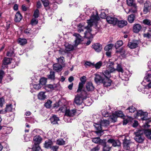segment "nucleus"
Listing matches in <instances>:
<instances>
[{
  "label": "nucleus",
  "instance_id": "1",
  "mask_svg": "<svg viewBox=\"0 0 151 151\" xmlns=\"http://www.w3.org/2000/svg\"><path fill=\"white\" fill-rule=\"evenodd\" d=\"M93 13L94 15L92 16L90 19L87 20L88 26L84 27L86 29V30L84 33V37L88 38L92 37V34L91 33V30L90 28L92 26H94L96 29L98 27L97 24L99 19V17L97 16L96 12L94 11Z\"/></svg>",
  "mask_w": 151,
  "mask_h": 151
},
{
  "label": "nucleus",
  "instance_id": "2",
  "mask_svg": "<svg viewBox=\"0 0 151 151\" xmlns=\"http://www.w3.org/2000/svg\"><path fill=\"white\" fill-rule=\"evenodd\" d=\"M124 138L123 141V147L126 150V151H137V145L131 142L129 137H124Z\"/></svg>",
  "mask_w": 151,
  "mask_h": 151
},
{
  "label": "nucleus",
  "instance_id": "3",
  "mask_svg": "<svg viewBox=\"0 0 151 151\" xmlns=\"http://www.w3.org/2000/svg\"><path fill=\"white\" fill-rule=\"evenodd\" d=\"M136 114L134 115V118H138V117L140 116L141 119L142 120H147L145 124L143 125L144 127H148L150 126L149 124L151 123V119L150 121L147 120V113L146 112L143 111L142 110L136 111Z\"/></svg>",
  "mask_w": 151,
  "mask_h": 151
},
{
  "label": "nucleus",
  "instance_id": "4",
  "mask_svg": "<svg viewBox=\"0 0 151 151\" xmlns=\"http://www.w3.org/2000/svg\"><path fill=\"white\" fill-rule=\"evenodd\" d=\"M93 117L94 122L93 126L97 130L95 132L98 135L101 136V133L102 132L101 127L100 125V122L101 120V118L98 114L93 115Z\"/></svg>",
  "mask_w": 151,
  "mask_h": 151
},
{
  "label": "nucleus",
  "instance_id": "5",
  "mask_svg": "<svg viewBox=\"0 0 151 151\" xmlns=\"http://www.w3.org/2000/svg\"><path fill=\"white\" fill-rule=\"evenodd\" d=\"M104 76L105 77L104 79L102 82L103 85L104 87H108L110 86L112 83L111 80L109 79L111 77L110 73L107 70L104 71L103 72Z\"/></svg>",
  "mask_w": 151,
  "mask_h": 151
},
{
  "label": "nucleus",
  "instance_id": "6",
  "mask_svg": "<svg viewBox=\"0 0 151 151\" xmlns=\"http://www.w3.org/2000/svg\"><path fill=\"white\" fill-rule=\"evenodd\" d=\"M81 95H78L75 97L74 99V103L78 106H79L80 108H83L81 106L83 103V99L84 97H86V92L83 91H81Z\"/></svg>",
  "mask_w": 151,
  "mask_h": 151
},
{
  "label": "nucleus",
  "instance_id": "7",
  "mask_svg": "<svg viewBox=\"0 0 151 151\" xmlns=\"http://www.w3.org/2000/svg\"><path fill=\"white\" fill-rule=\"evenodd\" d=\"M144 131L142 129L139 130L134 133L135 135L134 139L137 142L142 143L144 140Z\"/></svg>",
  "mask_w": 151,
  "mask_h": 151
},
{
  "label": "nucleus",
  "instance_id": "8",
  "mask_svg": "<svg viewBox=\"0 0 151 151\" xmlns=\"http://www.w3.org/2000/svg\"><path fill=\"white\" fill-rule=\"evenodd\" d=\"M59 110L61 111L64 112L65 111V116L69 117H73L76 114V110L75 109H70L66 108L64 106L63 107H60Z\"/></svg>",
  "mask_w": 151,
  "mask_h": 151
},
{
  "label": "nucleus",
  "instance_id": "9",
  "mask_svg": "<svg viewBox=\"0 0 151 151\" xmlns=\"http://www.w3.org/2000/svg\"><path fill=\"white\" fill-rule=\"evenodd\" d=\"M110 121L112 122H115L117 120V118L120 117L123 118L124 115L121 111H115L111 115H110Z\"/></svg>",
  "mask_w": 151,
  "mask_h": 151
},
{
  "label": "nucleus",
  "instance_id": "10",
  "mask_svg": "<svg viewBox=\"0 0 151 151\" xmlns=\"http://www.w3.org/2000/svg\"><path fill=\"white\" fill-rule=\"evenodd\" d=\"M107 22L108 23L115 25L117 24V19L112 15H108L106 18Z\"/></svg>",
  "mask_w": 151,
  "mask_h": 151
},
{
  "label": "nucleus",
  "instance_id": "11",
  "mask_svg": "<svg viewBox=\"0 0 151 151\" xmlns=\"http://www.w3.org/2000/svg\"><path fill=\"white\" fill-rule=\"evenodd\" d=\"M114 64L113 62L109 60L107 63L106 66L108 69V71L110 73H112L116 70V69L114 67Z\"/></svg>",
  "mask_w": 151,
  "mask_h": 151
},
{
  "label": "nucleus",
  "instance_id": "12",
  "mask_svg": "<svg viewBox=\"0 0 151 151\" xmlns=\"http://www.w3.org/2000/svg\"><path fill=\"white\" fill-rule=\"evenodd\" d=\"M80 80L81 82L79 83L78 88L77 91L78 92L81 91V89L83 86V85L86 82V77L85 76H83L80 78Z\"/></svg>",
  "mask_w": 151,
  "mask_h": 151
},
{
  "label": "nucleus",
  "instance_id": "13",
  "mask_svg": "<svg viewBox=\"0 0 151 151\" xmlns=\"http://www.w3.org/2000/svg\"><path fill=\"white\" fill-rule=\"evenodd\" d=\"M95 81L96 83L99 84L100 83H102L105 78L103 73L101 76L99 74H95Z\"/></svg>",
  "mask_w": 151,
  "mask_h": 151
},
{
  "label": "nucleus",
  "instance_id": "14",
  "mask_svg": "<svg viewBox=\"0 0 151 151\" xmlns=\"http://www.w3.org/2000/svg\"><path fill=\"white\" fill-rule=\"evenodd\" d=\"M110 122H111L110 121V116L109 119V120H101L100 122V125L101 127L102 130L103 129V127H108L109 125Z\"/></svg>",
  "mask_w": 151,
  "mask_h": 151
},
{
  "label": "nucleus",
  "instance_id": "15",
  "mask_svg": "<svg viewBox=\"0 0 151 151\" xmlns=\"http://www.w3.org/2000/svg\"><path fill=\"white\" fill-rule=\"evenodd\" d=\"M73 35L76 37L75 45L77 46L82 41V38L79 34L76 33H74Z\"/></svg>",
  "mask_w": 151,
  "mask_h": 151
},
{
  "label": "nucleus",
  "instance_id": "16",
  "mask_svg": "<svg viewBox=\"0 0 151 151\" xmlns=\"http://www.w3.org/2000/svg\"><path fill=\"white\" fill-rule=\"evenodd\" d=\"M122 73V75L121 77L122 79V80L127 81L129 80V77L130 76V74L128 70H127L126 72H123Z\"/></svg>",
  "mask_w": 151,
  "mask_h": 151
},
{
  "label": "nucleus",
  "instance_id": "17",
  "mask_svg": "<svg viewBox=\"0 0 151 151\" xmlns=\"http://www.w3.org/2000/svg\"><path fill=\"white\" fill-rule=\"evenodd\" d=\"M107 143L112 144L114 147L119 146L120 145V143L118 140H115L113 139H109L107 141Z\"/></svg>",
  "mask_w": 151,
  "mask_h": 151
},
{
  "label": "nucleus",
  "instance_id": "18",
  "mask_svg": "<svg viewBox=\"0 0 151 151\" xmlns=\"http://www.w3.org/2000/svg\"><path fill=\"white\" fill-rule=\"evenodd\" d=\"M51 124H58V122L60 121V119L56 115H53L50 119Z\"/></svg>",
  "mask_w": 151,
  "mask_h": 151
},
{
  "label": "nucleus",
  "instance_id": "19",
  "mask_svg": "<svg viewBox=\"0 0 151 151\" xmlns=\"http://www.w3.org/2000/svg\"><path fill=\"white\" fill-rule=\"evenodd\" d=\"M11 58H9L5 57L3 60L2 67L5 68L6 65L11 63Z\"/></svg>",
  "mask_w": 151,
  "mask_h": 151
},
{
  "label": "nucleus",
  "instance_id": "20",
  "mask_svg": "<svg viewBox=\"0 0 151 151\" xmlns=\"http://www.w3.org/2000/svg\"><path fill=\"white\" fill-rule=\"evenodd\" d=\"M42 138L39 135H36L33 138V142L35 145H39L41 142Z\"/></svg>",
  "mask_w": 151,
  "mask_h": 151
},
{
  "label": "nucleus",
  "instance_id": "21",
  "mask_svg": "<svg viewBox=\"0 0 151 151\" xmlns=\"http://www.w3.org/2000/svg\"><path fill=\"white\" fill-rule=\"evenodd\" d=\"M93 47L97 52L100 51L102 49V45L99 43L94 44L93 45Z\"/></svg>",
  "mask_w": 151,
  "mask_h": 151
},
{
  "label": "nucleus",
  "instance_id": "22",
  "mask_svg": "<svg viewBox=\"0 0 151 151\" xmlns=\"http://www.w3.org/2000/svg\"><path fill=\"white\" fill-rule=\"evenodd\" d=\"M138 43L137 41L129 42L128 44V46L131 49H134L138 46Z\"/></svg>",
  "mask_w": 151,
  "mask_h": 151
},
{
  "label": "nucleus",
  "instance_id": "23",
  "mask_svg": "<svg viewBox=\"0 0 151 151\" xmlns=\"http://www.w3.org/2000/svg\"><path fill=\"white\" fill-rule=\"evenodd\" d=\"M56 87L55 84H48L45 86V88L47 91H49L54 90Z\"/></svg>",
  "mask_w": 151,
  "mask_h": 151
},
{
  "label": "nucleus",
  "instance_id": "24",
  "mask_svg": "<svg viewBox=\"0 0 151 151\" xmlns=\"http://www.w3.org/2000/svg\"><path fill=\"white\" fill-rule=\"evenodd\" d=\"M53 70L57 72L60 71L62 69V65L58 63L53 64Z\"/></svg>",
  "mask_w": 151,
  "mask_h": 151
},
{
  "label": "nucleus",
  "instance_id": "25",
  "mask_svg": "<svg viewBox=\"0 0 151 151\" xmlns=\"http://www.w3.org/2000/svg\"><path fill=\"white\" fill-rule=\"evenodd\" d=\"M151 6V3L149 1H147L144 4V12L145 13H147Z\"/></svg>",
  "mask_w": 151,
  "mask_h": 151
},
{
  "label": "nucleus",
  "instance_id": "26",
  "mask_svg": "<svg viewBox=\"0 0 151 151\" xmlns=\"http://www.w3.org/2000/svg\"><path fill=\"white\" fill-rule=\"evenodd\" d=\"M117 24L119 27L122 28L127 25V21L124 20H121L119 21L118 20Z\"/></svg>",
  "mask_w": 151,
  "mask_h": 151
},
{
  "label": "nucleus",
  "instance_id": "27",
  "mask_svg": "<svg viewBox=\"0 0 151 151\" xmlns=\"http://www.w3.org/2000/svg\"><path fill=\"white\" fill-rule=\"evenodd\" d=\"M53 142L50 140H48L45 141L44 144V147L46 148L51 149L52 145H53Z\"/></svg>",
  "mask_w": 151,
  "mask_h": 151
},
{
  "label": "nucleus",
  "instance_id": "28",
  "mask_svg": "<svg viewBox=\"0 0 151 151\" xmlns=\"http://www.w3.org/2000/svg\"><path fill=\"white\" fill-rule=\"evenodd\" d=\"M22 18L21 14L19 12H17L16 14L14 17V21L16 22H19L20 21Z\"/></svg>",
  "mask_w": 151,
  "mask_h": 151
},
{
  "label": "nucleus",
  "instance_id": "29",
  "mask_svg": "<svg viewBox=\"0 0 151 151\" xmlns=\"http://www.w3.org/2000/svg\"><path fill=\"white\" fill-rule=\"evenodd\" d=\"M142 29V26L139 24H136L134 25L133 30L135 33L138 32Z\"/></svg>",
  "mask_w": 151,
  "mask_h": 151
},
{
  "label": "nucleus",
  "instance_id": "30",
  "mask_svg": "<svg viewBox=\"0 0 151 151\" xmlns=\"http://www.w3.org/2000/svg\"><path fill=\"white\" fill-rule=\"evenodd\" d=\"M86 88L88 91H91L93 90L94 87L93 84L91 82H88L86 83Z\"/></svg>",
  "mask_w": 151,
  "mask_h": 151
},
{
  "label": "nucleus",
  "instance_id": "31",
  "mask_svg": "<svg viewBox=\"0 0 151 151\" xmlns=\"http://www.w3.org/2000/svg\"><path fill=\"white\" fill-rule=\"evenodd\" d=\"M144 131V134H145L147 137L149 139H151V130L150 129H142Z\"/></svg>",
  "mask_w": 151,
  "mask_h": 151
},
{
  "label": "nucleus",
  "instance_id": "32",
  "mask_svg": "<svg viewBox=\"0 0 151 151\" xmlns=\"http://www.w3.org/2000/svg\"><path fill=\"white\" fill-rule=\"evenodd\" d=\"M127 4L129 6H133L134 7H136L134 0H127Z\"/></svg>",
  "mask_w": 151,
  "mask_h": 151
},
{
  "label": "nucleus",
  "instance_id": "33",
  "mask_svg": "<svg viewBox=\"0 0 151 151\" xmlns=\"http://www.w3.org/2000/svg\"><path fill=\"white\" fill-rule=\"evenodd\" d=\"M43 133V132L42 130L37 129H34L32 132L33 134L34 135H35L37 134H42Z\"/></svg>",
  "mask_w": 151,
  "mask_h": 151
},
{
  "label": "nucleus",
  "instance_id": "34",
  "mask_svg": "<svg viewBox=\"0 0 151 151\" xmlns=\"http://www.w3.org/2000/svg\"><path fill=\"white\" fill-rule=\"evenodd\" d=\"M94 11H96V12L97 13V15L99 17L98 14H97V12L96 11L94 10H91L89 8L87 9V10L86 11L85 13H86V14L87 15H90V13H91V12L92 13V14H91V17L89 19H91V17L92 16L94 15V14H93L94 13H93V12H94Z\"/></svg>",
  "mask_w": 151,
  "mask_h": 151
},
{
  "label": "nucleus",
  "instance_id": "35",
  "mask_svg": "<svg viewBox=\"0 0 151 151\" xmlns=\"http://www.w3.org/2000/svg\"><path fill=\"white\" fill-rule=\"evenodd\" d=\"M19 44L21 45H24L27 43V40L25 39L19 38L18 40Z\"/></svg>",
  "mask_w": 151,
  "mask_h": 151
},
{
  "label": "nucleus",
  "instance_id": "36",
  "mask_svg": "<svg viewBox=\"0 0 151 151\" xmlns=\"http://www.w3.org/2000/svg\"><path fill=\"white\" fill-rule=\"evenodd\" d=\"M45 92H40L38 94V97L39 99L43 100L45 99L46 96L45 95Z\"/></svg>",
  "mask_w": 151,
  "mask_h": 151
},
{
  "label": "nucleus",
  "instance_id": "37",
  "mask_svg": "<svg viewBox=\"0 0 151 151\" xmlns=\"http://www.w3.org/2000/svg\"><path fill=\"white\" fill-rule=\"evenodd\" d=\"M136 108L133 106H131L128 108L126 109L127 112H129V113H134L136 111Z\"/></svg>",
  "mask_w": 151,
  "mask_h": 151
},
{
  "label": "nucleus",
  "instance_id": "38",
  "mask_svg": "<svg viewBox=\"0 0 151 151\" xmlns=\"http://www.w3.org/2000/svg\"><path fill=\"white\" fill-rule=\"evenodd\" d=\"M143 81L145 82L151 81V74H146L144 77Z\"/></svg>",
  "mask_w": 151,
  "mask_h": 151
},
{
  "label": "nucleus",
  "instance_id": "39",
  "mask_svg": "<svg viewBox=\"0 0 151 151\" xmlns=\"http://www.w3.org/2000/svg\"><path fill=\"white\" fill-rule=\"evenodd\" d=\"M135 19V16L134 14H130L128 16V21L130 23H132L134 22Z\"/></svg>",
  "mask_w": 151,
  "mask_h": 151
},
{
  "label": "nucleus",
  "instance_id": "40",
  "mask_svg": "<svg viewBox=\"0 0 151 151\" xmlns=\"http://www.w3.org/2000/svg\"><path fill=\"white\" fill-rule=\"evenodd\" d=\"M132 8L130 9L129 10V11L128 12L126 11L125 10V12L127 14H129L130 13H135L137 11V6L136 5V7H134L133 6H132Z\"/></svg>",
  "mask_w": 151,
  "mask_h": 151
},
{
  "label": "nucleus",
  "instance_id": "41",
  "mask_svg": "<svg viewBox=\"0 0 151 151\" xmlns=\"http://www.w3.org/2000/svg\"><path fill=\"white\" fill-rule=\"evenodd\" d=\"M30 86L31 87H33L34 89L37 90H39L42 87V86H41L40 83L38 84H31Z\"/></svg>",
  "mask_w": 151,
  "mask_h": 151
},
{
  "label": "nucleus",
  "instance_id": "42",
  "mask_svg": "<svg viewBox=\"0 0 151 151\" xmlns=\"http://www.w3.org/2000/svg\"><path fill=\"white\" fill-rule=\"evenodd\" d=\"M107 143L105 144L104 146L103 150V151H109L110 150L111 146L108 144Z\"/></svg>",
  "mask_w": 151,
  "mask_h": 151
},
{
  "label": "nucleus",
  "instance_id": "43",
  "mask_svg": "<svg viewBox=\"0 0 151 151\" xmlns=\"http://www.w3.org/2000/svg\"><path fill=\"white\" fill-rule=\"evenodd\" d=\"M47 83V79L46 78H41L40 80V84L41 86H42L43 85H45Z\"/></svg>",
  "mask_w": 151,
  "mask_h": 151
},
{
  "label": "nucleus",
  "instance_id": "44",
  "mask_svg": "<svg viewBox=\"0 0 151 151\" xmlns=\"http://www.w3.org/2000/svg\"><path fill=\"white\" fill-rule=\"evenodd\" d=\"M5 109L7 112L12 111L13 109L12 105L11 104L6 105Z\"/></svg>",
  "mask_w": 151,
  "mask_h": 151
},
{
  "label": "nucleus",
  "instance_id": "45",
  "mask_svg": "<svg viewBox=\"0 0 151 151\" xmlns=\"http://www.w3.org/2000/svg\"><path fill=\"white\" fill-rule=\"evenodd\" d=\"M56 143L58 145H61L65 144V141L62 139H59L57 140Z\"/></svg>",
  "mask_w": 151,
  "mask_h": 151
},
{
  "label": "nucleus",
  "instance_id": "46",
  "mask_svg": "<svg viewBox=\"0 0 151 151\" xmlns=\"http://www.w3.org/2000/svg\"><path fill=\"white\" fill-rule=\"evenodd\" d=\"M48 78L51 80H54L55 79V73L53 71H50V74L48 76Z\"/></svg>",
  "mask_w": 151,
  "mask_h": 151
},
{
  "label": "nucleus",
  "instance_id": "47",
  "mask_svg": "<svg viewBox=\"0 0 151 151\" xmlns=\"http://www.w3.org/2000/svg\"><path fill=\"white\" fill-rule=\"evenodd\" d=\"M123 44V42L122 40H119L115 43V47L116 49H117L121 46Z\"/></svg>",
  "mask_w": 151,
  "mask_h": 151
},
{
  "label": "nucleus",
  "instance_id": "48",
  "mask_svg": "<svg viewBox=\"0 0 151 151\" xmlns=\"http://www.w3.org/2000/svg\"><path fill=\"white\" fill-rule=\"evenodd\" d=\"M93 142L95 143H99L101 142V139L99 137H94L92 139Z\"/></svg>",
  "mask_w": 151,
  "mask_h": 151
},
{
  "label": "nucleus",
  "instance_id": "49",
  "mask_svg": "<svg viewBox=\"0 0 151 151\" xmlns=\"http://www.w3.org/2000/svg\"><path fill=\"white\" fill-rule=\"evenodd\" d=\"M101 112L102 115V116L105 117H108L109 115V114L108 112H107V111L106 110H102L101 111Z\"/></svg>",
  "mask_w": 151,
  "mask_h": 151
},
{
  "label": "nucleus",
  "instance_id": "50",
  "mask_svg": "<svg viewBox=\"0 0 151 151\" xmlns=\"http://www.w3.org/2000/svg\"><path fill=\"white\" fill-rule=\"evenodd\" d=\"M113 46V44H109L105 47L104 49L106 51H109L111 49Z\"/></svg>",
  "mask_w": 151,
  "mask_h": 151
},
{
  "label": "nucleus",
  "instance_id": "51",
  "mask_svg": "<svg viewBox=\"0 0 151 151\" xmlns=\"http://www.w3.org/2000/svg\"><path fill=\"white\" fill-rule=\"evenodd\" d=\"M32 149L35 151H39L40 150V147L39 145H34L32 147Z\"/></svg>",
  "mask_w": 151,
  "mask_h": 151
},
{
  "label": "nucleus",
  "instance_id": "52",
  "mask_svg": "<svg viewBox=\"0 0 151 151\" xmlns=\"http://www.w3.org/2000/svg\"><path fill=\"white\" fill-rule=\"evenodd\" d=\"M52 103L51 101L48 100L45 104V106L47 108H50L51 106V104Z\"/></svg>",
  "mask_w": 151,
  "mask_h": 151
},
{
  "label": "nucleus",
  "instance_id": "53",
  "mask_svg": "<svg viewBox=\"0 0 151 151\" xmlns=\"http://www.w3.org/2000/svg\"><path fill=\"white\" fill-rule=\"evenodd\" d=\"M58 62L60 63L63 64L64 63L65 60L64 58L63 57H61L59 58H57Z\"/></svg>",
  "mask_w": 151,
  "mask_h": 151
},
{
  "label": "nucleus",
  "instance_id": "54",
  "mask_svg": "<svg viewBox=\"0 0 151 151\" xmlns=\"http://www.w3.org/2000/svg\"><path fill=\"white\" fill-rule=\"evenodd\" d=\"M116 70L119 72H121L122 73L123 72V70L122 68L121 65L120 64H118L116 68Z\"/></svg>",
  "mask_w": 151,
  "mask_h": 151
},
{
  "label": "nucleus",
  "instance_id": "55",
  "mask_svg": "<svg viewBox=\"0 0 151 151\" xmlns=\"http://www.w3.org/2000/svg\"><path fill=\"white\" fill-rule=\"evenodd\" d=\"M102 65V62L101 61H99L94 65V66L96 69H99L101 66Z\"/></svg>",
  "mask_w": 151,
  "mask_h": 151
},
{
  "label": "nucleus",
  "instance_id": "56",
  "mask_svg": "<svg viewBox=\"0 0 151 151\" xmlns=\"http://www.w3.org/2000/svg\"><path fill=\"white\" fill-rule=\"evenodd\" d=\"M44 6L45 7H47L49 5V2L48 0H41Z\"/></svg>",
  "mask_w": 151,
  "mask_h": 151
},
{
  "label": "nucleus",
  "instance_id": "57",
  "mask_svg": "<svg viewBox=\"0 0 151 151\" xmlns=\"http://www.w3.org/2000/svg\"><path fill=\"white\" fill-rule=\"evenodd\" d=\"M143 22L144 24L149 26L151 24L150 21L148 19H146L144 20H143Z\"/></svg>",
  "mask_w": 151,
  "mask_h": 151
},
{
  "label": "nucleus",
  "instance_id": "58",
  "mask_svg": "<svg viewBox=\"0 0 151 151\" xmlns=\"http://www.w3.org/2000/svg\"><path fill=\"white\" fill-rule=\"evenodd\" d=\"M66 50L67 51H70L72 50L73 49V46L70 45H68L65 46Z\"/></svg>",
  "mask_w": 151,
  "mask_h": 151
},
{
  "label": "nucleus",
  "instance_id": "59",
  "mask_svg": "<svg viewBox=\"0 0 151 151\" xmlns=\"http://www.w3.org/2000/svg\"><path fill=\"white\" fill-rule=\"evenodd\" d=\"M38 20L35 18H33L31 20V24L32 25H35L38 23Z\"/></svg>",
  "mask_w": 151,
  "mask_h": 151
},
{
  "label": "nucleus",
  "instance_id": "60",
  "mask_svg": "<svg viewBox=\"0 0 151 151\" xmlns=\"http://www.w3.org/2000/svg\"><path fill=\"white\" fill-rule=\"evenodd\" d=\"M39 10L37 9H36L34 13L33 16L35 18H37L39 17Z\"/></svg>",
  "mask_w": 151,
  "mask_h": 151
},
{
  "label": "nucleus",
  "instance_id": "61",
  "mask_svg": "<svg viewBox=\"0 0 151 151\" xmlns=\"http://www.w3.org/2000/svg\"><path fill=\"white\" fill-rule=\"evenodd\" d=\"M5 103V101L3 98H0V108H2Z\"/></svg>",
  "mask_w": 151,
  "mask_h": 151
},
{
  "label": "nucleus",
  "instance_id": "62",
  "mask_svg": "<svg viewBox=\"0 0 151 151\" xmlns=\"http://www.w3.org/2000/svg\"><path fill=\"white\" fill-rule=\"evenodd\" d=\"M4 74V72L3 71L0 70V83L1 82L2 78Z\"/></svg>",
  "mask_w": 151,
  "mask_h": 151
},
{
  "label": "nucleus",
  "instance_id": "63",
  "mask_svg": "<svg viewBox=\"0 0 151 151\" xmlns=\"http://www.w3.org/2000/svg\"><path fill=\"white\" fill-rule=\"evenodd\" d=\"M100 17L102 18H105L106 17V14L104 12H102L100 15Z\"/></svg>",
  "mask_w": 151,
  "mask_h": 151
},
{
  "label": "nucleus",
  "instance_id": "64",
  "mask_svg": "<svg viewBox=\"0 0 151 151\" xmlns=\"http://www.w3.org/2000/svg\"><path fill=\"white\" fill-rule=\"evenodd\" d=\"M59 148V147L57 146H53L51 147V150L53 151H57L58 149Z\"/></svg>",
  "mask_w": 151,
  "mask_h": 151
}]
</instances>
